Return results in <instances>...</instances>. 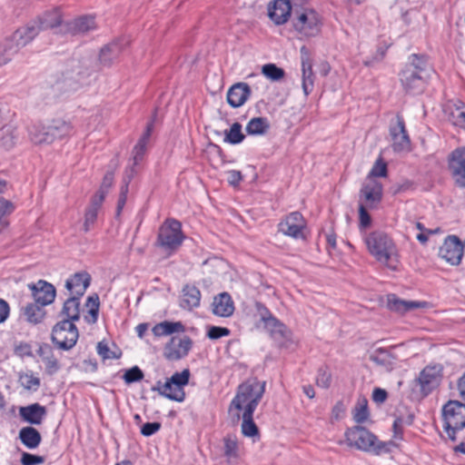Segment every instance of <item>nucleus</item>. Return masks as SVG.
I'll use <instances>...</instances> for the list:
<instances>
[{
  "label": "nucleus",
  "mask_w": 465,
  "mask_h": 465,
  "mask_svg": "<svg viewBox=\"0 0 465 465\" xmlns=\"http://www.w3.org/2000/svg\"><path fill=\"white\" fill-rule=\"evenodd\" d=\"M265 381L257 378H251L241 383L234 398L230 404V410L235 409L238 411L254 413L265 392Z\"/></svg>",
  "instance_id": "obj_1"
},
{
  "label": "nucleus",
  "mask_w": 465,
  "mask_h": 465,
  "mask_svg": "<svg viewBox=\"0 0 465 465\" xmlns=\"http://www.w3.org/2000/svg\"><path fill=\"white\" fill-rule=\"evenodd\" d=\"M365 243L375 259L391 269L397 267V249L393 241L382 232H372L365 237Z\"/></svg>",
  "instance_id": "obj_2"
},
{
  "label": "nucleus",
  "mask_w": 465,
  "mask_h": 465,
  "mask_svg": "<svg viewBox=\"0 0 465 465\" xmlns=\"http://www.w3.org/2000/svg\"><path fill=\"white\" fill-rule=\"evenodd\" d=\"M40 32L37 22L31 21L25 26L18 28L2 45L0 54L4 63L11 61L18 51L30 43Z\"/></svg>",
  "instance_id": "obj_3"
},
{
  "label": "nucleus",
  "mask_w": 465,
  "mask_h": 465,
  "mask_svg": "<svg viewBox=\"0 0 465 465\" xmlns=\"http://www.w3.org/2000/svg\"><path fill=\"white\" fill-rule=\"evenodd\" d=\"M345 437L347 444L357 450L375 454L389 451L388 444L379 441L377 437L364 427L355 426L348 429Z\"/></svg>",
  "instance_id": "obj_4"
},
{
  "label": "nucleus",
  "mask_w": 465,
  "mask_h": 465,
  "mask_svg": "<svg viewBox=\"0 0 465 465\" xmlns=\"http://www.w3.org/2000/svg\"><path fill=\"white\" fill-rule=\"evenodd\" d=\"M89 74L85 63L72 59L66 64L61 77L56 82V88L64 92L75 91L85 83Z\"/></svg>",
  "instance_id": "obj_5"
},
{
  "label": "nucleus",
  "mask_w": 465,
  "mask_h": 465,
  "mask_svg": "<svg viewBox=\"0 0 465 465\" xmlns=\"http://www.w3.org/2000/svg\"><path fill=\"white\" fill-rule=\"evenodd\" d=\"M183 239L181 223L175 219H167L159 228L155 244L171 254L182 245Z\"/></svg>",
  "instance_id": "obj_6"
},
{
  "label": "nucleus",
  "mask_w": 465,
  "mask_h": 465,
  "mask_svg": "<svg viewBox=\"0 0 465 465\" xmlns=\"http://www.w3.org/2000/svg\"><path fill=\"white\" fill-rule=\"evenodd\" d=\"M292 25L301 37H312L321 30V17L312 8L294 9Z\"/></svg>",
  "instance_id": "obj_7"
},
{
  "label": "nucleus",
  "mask_w": 465,
  "mask_h": 465,
  "mask_svg": "<svg viewBox=\"0 0 465 465\" xmlns=\"http://www.w3.org/2000/svg\"><path fill=\"white\" fill-rule=\"evenodd\" d=\"M444 429L449 438L456 440V432L465 428V404L459 401H449L442 409Z\"/></svg>",
  "instance_id": "obj_8"
},
{
  "label": "nucleus",
  "mask_w": 465,
  "mask_h": 465,
  "mask_svg": "<svg viewBox=\"0 0 465 465\" xmlns=\"http://www.w3.org/2000/svg\"><path fill=\"white\" fill-rule=\"evenodd\" d=\"M78 337L74 323L69 320H62L54 326L51 339L59 349L68 351L75 345Z\"/></svg>",
  "instance_id": "obj_9"
},
{
  "label": "nucleus",
  "mask_w": 465,
  "mask_h": 465,
  "mask_svg": "<svg viewBox=\"0 0 465 465\" xmlns=\"http://www.w3.org/2000/svg\"><path fill=\"white\" fill-rule=\"evenodd\" d=\"M390 137L391 146L395 152L408 151L411 146V139L407 133L403 118L397 114L390 124Z\"/></svg>",
  "instance_id": "obj_10"
},
{
  "label": "nucleus",
  "mask_w": 465,
  "mask_h": 465,
  "mask_svg": "<svg viewBox=\"0 0 465 465\" xmlns=\"http://www.w3.org/2000/svg\"><path fill=\"white\" fill-rule=\"evenodd\" d=\"M464 253V243L456 235H449L439 251V255L452 265L460 264Z\"/></svg>",
  "instance_id": "obj_11"
},
{
  "label": "nucleus",
  "mask_w": 465,
  "mask_h": 465,
  "mask_svg": "<svg viewBox=\"0 0 465 465\" xmlns=\"http://www.w3.org/2000/svg\"><path fill=\"white\" fill-rule=\"evenodd\" d=\"M382 184L375 179L366 178L360 191V203L369 209L375 208L382 199Z\"/></svg>",
  "instance_id": "obj_12"
},
{
  "label": "nucleus",
  "mask_w": 465,
  "mask_h": 465,
  "mask_svg": "<svg viewBox=\"0 0 465 465\" xmlns=\"http://www.w3.org/2000/svg\"><path fill=\"white\" fill-rule=\"evenodd\" d=\"M278 226L279 231L285 235L295 239L304 238L303 230L306 227V222L299 212L291 213Z\"/></svg>",
  "instance_id": "obj_13"
},
{
  "label": "nucleus",
  "mask_w": 465,
  "mask_h": 465,
  "mask_svg": "<svg viewBox=\"0 0 465 465\" xmlns=\"http://www.w3.org/2000/svg\"><path fill=\"white\" fill-rule=\"evenodd\" d=\"M449 168L455 185L465 188V147L458 148L450 153Z\"/></svg>",
  "instance_id": "obj_14"
},
{
  "label": "nucleus",
  "mask_w": 465,
  "mask_h": 465,
  "mask_svg": "<svg viewBox=\"0 0 465 465\" xmlns=\"http://www.w3.org/2000/svg\"><path fill=\"white\" fill-rule=\"evenodd\" d=\"M442 368L440 365L425 367L420 373L418 382L424 395L430 393L440 382Z\"/></svg>",
  "instance_id": "obj_15"
},
{
  "label": "nucleus",
  "mask_w": 465,
  "mask_h": 465,
  "mask_svg": "<svg viewBox=\"0 0 465 465\" xmlns=\"http://www.w3.org/2000/svg\"><path fill=\"white\" fill-rule=\"evenodd\" d=\"M400 80L403 89L410 94H420L425 87V77L413 67H404L400 74Z\"/></svg>",
  "instance_id": "obj_16"
},
{
  "label": "nucleus",
  "mask_w": 465,
  "mask_h": 465,
  "mask_svg": "<svg viewBox=\"0 0 465 465\" xmlns=\"http://www.w3.org/2000/svg\"><path fill=\"white\" fill-rule=\"evenodd\" d=\"M193 341L188 336L173 337L165 346L164 355L168 360L178 361L188 355Z\"/></svg>",
  "instance_id": "obj_17"
},
{
  "label": "nucleus",
  "mask_w": 465,
  "mask_h": 465,
  "mask_svg": "<svg viewBox=\"0 0 465 465\" xmlns=\"http://www.w3.org/2000/svg\"><path fill=\"white\" fill-rule=\"evenodd\" d=\"M301 61H302V86L304 94L309 95L314 86V74L312 72V63L310 57L309 50L306 46L301 48Z\"/></svg>",
  "instance_id": "obj_18"
},
{
  "label": "nucleus",
  "mask_w": 465,
  "mask_h": 465,
  "mask_svg": "<svg viewBox=\"0 0 465 465\" xmlns=\"http://www.w3.org/2000/svg\"><path fill=\"white\" fill-rule=\"evenodd\" d=\"M28 287L36 303L45 307L54 301L55 288L53 284L40 280L36 283L29 284Z\"/></svg>",
  "instance_id": "obj_19"
},
{
  "label": "nucleus",
  "mask_w": 465,
  "mask_h": 465,
  "mask_svg": "<svg viewBox=\"0 0 465 465\" xmlns=\"http://www.w3.org/2000/svg\"><path fill=\"white\" fill-rule=\"evenodd\" d=\"M90 282L91 276L88 272H79L66 281L65 288L69 292L70 296L81 298L90 285Z\"/></svg>",
  "instance_id": "obj_20"
},
{
  "label": "nucleus",
  "mask_w": 465,
  "mask_h": 465,
  "mask_svg": "<svg viewBox=\"0 0 465 465\" xmlns=\"http://www.w3.org/2000/svg\"><path fill=\"white\" fill-rule=\"evenodd\" d=\"M19 415L24 421L29 424L40 425L47 415V410L45 406L35 402L20 407Z\"/></svg>",
  "instance_id": "obj_21"
},
{
  "label": "nucleus",
  "mask_w": 465,
  "mask_h": 465,
  "mask_svg": "<svg viewBox=\"0 0 465 465\" xmlns=\"http://www.w3.org/2000/svg\"><path fill=\"white\" fill-rule=\"evenodd\" d=\"M292 8L289 0H275L269 5L268 15L276 25H282L290 17Z\"/></svg>",
  "instance_id": "obj_22"
},
{
  "label": "nucleus",
  "mask_w": 465,
  "mask_h": 465,
  "mask_svg": "<svg viewBox=\"0 0 465 465\" xmlns=\"http://www.w3.org/2000/svg\"><path fill=\"white\" fill-rule=\"evenodd\" d=\"M251 89L246 83H236L232 84L227 92V102L233 107L242 106L250 97Z\"/></svg>",
  "instance_id": "obj_23"
},
{
  "label": "nucleus",
  "mask_w": 465,
  "mask_h": 465,
  "mask_svg": "<svg viewBox=\"0 0 465 465\" xmlns=\"http://www.w3.org/2000/svg\"><path fill=\"white\" fill-rule=\"evenodd\" d=\"M264 330L270 334L273 341L281 347H286L288 342L291 341V331L277 318H275V323H270L263 327Z\"/></svg>",
  "instance_id": "obj_24"
},
{
  "label": "nucleus",
  "mask_w": 465,
  "mask_h": 465,
  "mask_svg": "<svg viewBox=\"0 0 465 465\" xmlns=\"http://www.w3.org/2000/svg\"><path fill=\"white\" fill-rule=\"evenodd\" d=\"M370 360L376 365L381 367L386 371H391L396 365L397 357L390 350L378 348L374 350L371 355Z\"/></svg>",
  "instance_id": "obj_25"
},
{
  "label": "nucleus",
  "mask_w": 465,
  "mask_h": 465,
  "mask_svg": "<svg viewBox=\"0 0 465 465\" xmlns=\"http://www.w3.org/2000/svg\"><path fill=\"white\" fill-rule=\"evenodd\" d=\"M426 302L404 301L399 299L395 294H390L387 297V306L391 311L405 313L419 308L426 307Z\"/></svg>",
  "instance_id": "obj_26"
},
{
  "label": "nucleus",
  "mask_w": 465,
  "mask_h": 465,
  "mask_svg": "<svg viewBox=\"0 0 465 465\" xmlns=\"http://www.w3.org/2000/svg\"><path fill=\"white\" fill-rule=\"evenodd\" d=\"M213 312L220 317H229L233 313V302L227 292H222L213 298Z\"/></svg>",
  "instance_id": "obj_27"
},
{
  "label": "nucleus",
  "mask_w": 465,
  "mask_h": 465,
  "mask_svg": "<svg viewBox=\"0 0 465 465\" xmlns=\"http://www.w3.org/2000/svg\"><path fill=\"white\" fill-rule=\"evenodd\" d=\"M201 302V292L193 285H185L182 291L180 306L184 310L197 308Z\"/></svg>",
  "instance_id": "obj_28"
},
{
  "label": "nucleus",
  "mask_w": 465,
  "mask_h": 465,
  "mask_svg": "<svg viewBox=\"0 0 465 465\" xmlns=\"http://www.w3.org/2000/svg\"><path fill=\"white\" fill-rule=\"evenodd\" d=\"M152 390L158 391L159 394L169 400L178 402H182L185 399V392L183 389L175 387L168 380L164 383L158 381Z\"/></svg>",
  "instance_id": "obj_29"
},
{
  "label": "nucleus",
  "mask_w": 465,
  "mask_h": 465,
  "mask_svg": "<svg viewBox=\"0 0 465 465\" xmlns=\"http://www.w3.org/2000/svg\"><path fill=\"white\" fill-rule=\"evenodd\" d=\"M66 31L73 34H84L95 28L93 16H81L65 24Z\"/></svg>",
  "instance_id": "obj_30"
},
{
  "label": "nucleus",
  "mask_w": 465,
  "mask_h": 465,
  "mask_svg": "<svg viewBox=\"0 0 465 465\" xmlns=\"http://www.w3.org/2000/svg\"><path fill=\"white\" fill-rule=\"evenodd\" d=\"M52 133H50L48 124H34L29 130L30 140L38 145L50 144L53 143Z\"/></svg>",
  "instance_id": "obj_31"
},
{
  "label": "nucleus",
  "mask_w": 465,
  "mask_h": 465,
  "mask_svg": "<svg viewBox=\"0 0 465 465\" xmlns=\"http://www.w3.org/2000/svg\"><path fill=\"white\" fill-rule=\"evenodd\" d=\"M18 439L29 450L36 449L42 441L40 432L32 426L22 428L19 430Z\"/></svg>",
  "instance_id": "obj_32"
},
{
  "label": "nucleus",
  "mask_w": 465,
  "mask_h": 465,
  "mask_svg": "<svg viewBox=\"0 0 465 465\" xmlns=\"http://www.w3.org/2000/svg\"><path fill=\"white\" fill-rule=\"evenodd\" d=\"M60 315L63 320H69L71 322L80 319V298L77 296H70L64 302Z\"/></svg>",
  "instance_id": "obj_33"
},
{
  "label": "nucleus",
  "mask_w": 465,
  "mask_h": 465,
  "mask_svg": "<svg viewBox=\"0 0 465 465\" xmlns=\"http://www.w3.org/2000/svg\"><path fill=\"white\" fill-rule=\"evenodd\" d=\"M21 311L24 319L31 324L41 322L45 316L44 306L35 302L27 303L25 306L22 307Z\"/></svg>",
  "instance_id": "obj_34"
},
{
  "label": "nucleus",
  "mask_w": 465,
  "mask_h": 465,
  "mask_svg": "<svg viewBox=\"0 0 465 465\" xmlns=\"http://www.w3.org/2000/svg\"><path fill=\"white\" fill-rule=\"evenodd\" d=\"M37 354L45 364L47 373L54 374L59 370L57 359L54 357L53 349L49 344H41L37 350Z\"/></svg>",
  "instance_id": "obj_35"
},
{
  "label": "nucleus",
  "mask_w": 465,
  "mask_h": 465,
  "mask_svg": "<svg viewBox=\"0 0 465 465\" xmlns=\"http://www.w3.org/2000/svg\"><path fill=\"white\" fill-rule=\"evenodd\" d=\"M34 22H37L40 31L46 30L60 25L62 24V15L60 10L55 8L52 11L45 12L43 15L39 16L37 20H34Z\"/></svg>",
  "instance_id": "obj_36"
},
{
  "label": "nucleus",
  "mask_w": 465,
  "mask_h": 465,
  "mask_svg": "<svg viewBox=\"0 0 465 465\" xmlns=\"http://www.w3.org/2000/svg\"><path fill=\"white\" fill-rule=\"evenodd\" d=\"M223 455L227 462L231 463L240 457L238 439L235 435L228 434L223 438Z\"/></svg>",
  "instance_id": "obj_37"
},
{
  "label": "nucleus",
  "mask_w": 465,
  "mask_h": 465,
  "mask_svg": "<svg viewBox=\"0 0 465 465\" xmlns=\"http://www.w3.org/2000/svg\"><path fill=\"white\" fill-rule=\"evenodd\" d=\"M184 331V325L181 322L168 321L155 324L152 330L153 333L157 337L171 335L175 332H183Z\"/></svg>",
  "instance_id": "obj_38"
},
{
  "label": "nucleus",
  "mask_w": 465,
  "mask_h": 465,
  "mask_svg": "<svg viewBox=\"0 0 465 465\" xmlns=\"http://www.w3.org/2000/svg\"><path fill=\"white\" fill-rule=\"evenodd\" d=\"M123 44L120 42H113L101 49L99 61L104 65H110L122 52Z\"/></svg>",
  "instance_id": "obj_39"
},
{
  "label": "nucleus",
  "mask_w": 465,
  "mask_h": 465,
  "mask_svg": "<svg viewBox=\"0 0 465 465\" xmlns=\"http://www.w3.org/2000/svg\"><path fill=\"white\" fill-rule=\"evenodd\" d=\"M134 166L135 165L133 164V166L126 168V170L124 172V175L123 178V185L121 186L120 195H119V199L117 202V208H116L117 215H119L121 213L124 206L125 205L129 183L136 173Z\"/></svg>",
  "instance_id": "obj_40"
},
{
  "label": "nucleus",
  "mask_w": 465,
  "mask_h": 465,
  "mask_svg": "<svg viewBox=\"0 0 465 465\" xmlns=\"http://www.w3.org/2000/svg\"><path fill=\"white\" fill-rule=\"evenodd\" d=\"M50 133H52V139L54 142L57 139H63L69 135L72 132V126L70 123L62 120L55 119L48 124Z\"/></svg>",
  "instance_id": "obj_41"
},
{
  "label": "nucleus",
  "mask_w": 465,
  "mask_h": 465,
  "mask_svg": "<svg viewBox=\"0 0 465 465\" xmlns=\"http://www.w3.org/2000/svg\"><path fill=\"white\" fill-rule=\"evenodd\" d=\"M270 129V123L265 117L252 118L246 127V133L250 135H262Z\"/></svg>",
  "instance_id": "obj_42"
},
{
  "label": "nucleus",
  "mask_w": 465,
  "mask_h": 465,
  "mask_svg": "<svg viewBox=\"0 0 465 465\" xmlns=\"http://www.w3.org/2000/svg\"><path fill=\"white\" fill-rule=\"evenodd\" d=\"M242 433L245 437H258L259 438V429L255 422L253 421V413L250 412H242Z\"/></svg>",
  "instance_id": "obj_43"
},
{
  "label": "nucleus",
  "mask_w": 465,
  "mask_h": 465,
  "mask_svg": "<svg viewBox=\"0 0 465 465\" xmlns=\"http://www.w3.org/2000/svg\"><path fill=\"white\" fill-rule=\"evenodd\" d=\"M244 138L245 135L242 131V124L239 123H233L229 130L224 131V143L238 144L242 143Z\"/></svg>",
  "instance_id": "obj_44"
},
{
  "label": "nucleus",
  "mask_w": 465,
  "mask_h": 465,
  "mask_svg": "<svg viewBox=\"0 0 465 465\" xmlns=\"http://www.w3.org/2000/svg\"><path fill=\"white\" fill-rule=\"evenodd\" d=\"M255 316L258 318L256 322L257 327H264L270 323H275V317L271 312L261 302H255Z\"/></svg>",
  "instance_id": "obj_45"
},
{
  "label": "nucleus",
  "mask_w": 465,
  "mask_h": 465,
  "mask_svg": "<svg viewBox=\"0 0 465 465\" xmlns=\"http://www.w3.org/2000/svg\"><path fill=\"white\" fill-rule=\"evenodd\" d=\"M369 417L368 401L366 398H360L353 411V419L357 423H362Z\"/></svg>",
  "instance_id": "obj_46"
},
{
  "label": "nucleus",
  "mask_w": 465,
  "mask_h": 465,
  "mask_svg": "<svg viewBox=\"0 0 465 465\" xmlns=\"http://www.w3.org/2000/svg\"><path fill=\"white\" fill-rule=\"evenodd\" d=\"M428 59L425 55L413 54L410 56L409 63L405 67H413L414 72L423 74L428 69Z\"/></svg>",
  "instance_id": "obj_47"
},
{
  "label": "nucleus",
  "mask_w": 465,
  "mask_h": 465,
  "mask_svg": "<svg viewBox=\"0 0 465 465\" xmlns=\"http://www.w3.org/2000/svg\"><path fill=\"white\" fill-rule=\"evenodd\" d=\"M99 297L97 295L89 296L86 300V306L90 307L88 315L85 316V320L89 323H95L98 319L99 312Z\"/></svg>",
  "instance_id": "obj_48"
},
{
  "label": "nucleus",
  "mask_w": 465,
  "mask_h": 465,
  "mask_svg": "<svg viewBox=\"0 0 465 465\" xmlns=\"http://www.w3.org/2000/svg\"><path fill=\"white\" fill-rule=\"evenodd\" d=\"M262 74L272 81H280L284 77L283 69L274 64H266L262 67Z\"/></svg>",
  "instance_id": "obj_49"
},
{
  "label": "nucleus",
  "mask_w": 465,
  "mask_h": 465,
  "mask_svg": "<svg viewBox=\"0 0 465 465\" xmlns=\"http://www.w3.org/2000/svg\"><path fill=\"white\" fill-rule=\"evenodd\" d=\"M15 130L11 126H5L0 131V146L10 149L15 141Z\"/></svg>",
  "instance_id": "obj_50"
},
{
  "label": "nucleus",
  "mask_w": 465,
  "mask_h": 465,
  "mask_svg": "<svg viewBox=\"0 0 465 465\" xmlns=\"http://www.w3.org/2000/svg\"><path fill=\"white\" fill-rule=\"evenodd\" d=\"M19 382L28 391H37L40 386V379L34 376L32 372L21 374L19 376Z\"/></svg>",
  "instance_id": "obj_51"
},
{
  "label": "nucleus",
  "mask_w": 465,
  "mask_h": 465,
  "mask_svg": "<svg viewBox=\"0 0 465 465\" xmlns=\"http://www.w3.org/2000/svg\"><path fill=\"white\" fill-rule=\"evenodd\" d=\"M190 379V371L188 369H184L181 372H175L172 375L171 378L167 379L173 385L177 388H183L186 384H188Z\"/></svg>",
  "instance_id": "obj_52"
},
{
  "label": "nucleus",
  "mask_w": 465,
  "mask_h": 465,
  "mask_svg": "<svg viewBox=\"0 0 465 465\" xmlns=\"http://www.w3.org/2000/svg\"><path fill=\"white\" fill-rule=\"evenodd\" d=\"M123 379L127 384L137 382L143 379V372L138 366H134L124 372Z\"/></svg>",
  "instance_id": "obj_53"
},
{
  "label": "nucleus",
  "mask_w": 465,
  "mask_h": 465,
  "mask_svg": "<svg viewBox=\"0 0 465 465\" xmlns=\"http://www.w3.org/2000/svg\"><path fill=\"white\" fill-rule=\"evenodd\" d=\"M98 216V210H94L87 207L84 213V222L83 225V230L87 232L92 228H94V223H96Z\"/></svg>",
  "instance_id": "obj_54"
},
{
  "label": "nucleus",
  "mask_w": 465,
  "mask_h": 465,
  "mask_svg": "<svg viewBox=\"0 0 465 465\" xmlns=\"http://www.w3.org/2000/svg\"><path fill=\"white\" fill-rule=\"evenodd\" d=\"M387 175V164L381 158L378 159L371 168L367 178L385 177Z\"/></svg>",
  "instance_id": "obj_55"
},
{
  "label": "nucleus",
  "mask_w": 465,
  "mask_h": 465,
  "mask_svg": "<svg viewBox=\"0 0 465 465\" xmlns=\"http://www.w3.org/2000/svg\"><path fill=\"white\" fill-rule=\"evenodd\" d=\"M14 210L13 203L4 198H0V231L7 225V222L3 217L11 213Z\"/></svg>",
  "instance_id": "obj_56"
},
{
  "label": "nucleus",
  "mask_w": 465,
  "mask_h": 465,
  "mask_svg": "<svg viewBox=\"0 0 465 465\" xmlns=\"http://www.w3.org/2000/svg\"><path fill=\"white\" fill-rule=\"evenodd\" d=\"M45 459L43 456L35 455L28 452H23L21 456L22 465H38L43 464Z\"/></svg>",
  "instance_id": "obj_57"
},
{
  "label": "nucleus",
  "mask_w": 465,
  "mask_h": 465,
  "mask_svg": "<svg viewBox=\"0 0 465 465\" xmlns=\"http://www.w3.org/2000/svg\"><path fill=\"white\" fill-rule=\"evenodd\" d=\"M230 330L225 327L211 326L207 331V337L211 340H218L223 336H228Z\"/></svg>",
  "instance_id": "obj_58"
},
{
  "label": "nucleus",
  "mask_w": 465,
  "mask_h": 465,
  "mask_svg": "<svg viewBox=\"0 0 465 465\" xmlns=\"http://www.w3.org/2000/svg\"><path fill=\"white\" fill-rule=\"evenodd\" d=\"M331 375L326 368H321L318 371L316 382L322 388H328L331 384Z\"/></svg>",
  "instance_id": "obj_59"
},
{
  "label": "nucleus",
  "mask_w": 465,
  "mask_h": 465,
  "mask_svg": "<svg viewBox=\"0 0 465 465\" xmlns=\"http://www.w3.org/2000/svg\"><path fill=\"white\" fill-rule=\"evenodd\" d=\"M97 353L103 358V359H117L120 357V354H116L114 351H112L108 345L104 342L100 341L97 344Z\"/></svg>",
  "instance_id": "obj_60"
},
{
  "label": "nucleus",
  "mask_w": 465,
  "mask_h": 465,
  "mask_svg": "<svg viewBox=\"0 0 465 465\" xmlns=\"http://www.w3.org/2000/svg\"><path fill=\"white\" fill-rule=\"evenodd\" d=\"M368 207L362 203L359 204V216H360V226L361 228H367L371 223V219L367 211Z\"/></svg>",
  "instance_id": "obj_61"
},
{
  "label": "nucleus",
  "mask_w": 465,
  "mask_h": 465,
  "mask_svg": "<svg viewBox=\"0 0 465 465\" xmlns=\"http://www.w3.org/2000/svg\"><path fill=\"white\" fill-rule=\"evenodd\" d=\"M161 429L159 422H146L141 428V433L143 436L149 437L156 433Z\"/></svg>",
  "instance_id": "obj_62"
},
{
  "label": "nucleus",
  "mask_w": 465,
  "mask_h": 465,
  "mask_svg": "<svg viewBox=\"0 0 465 465\" xmlns=\"http://www.w3.org/2000/svg\"><path fill=\"white\" fill-rule=\"evenodd\" d=\"M153 130V124L150 123L147 124L145 132L142 135V137L139 139L138 143H136V146L140 147L141 149H143L146 151V147L152 134Z\"/></svg>",
  "instance_id": "obj_63"
},
{
  "label": "nucleus",
  "mask_w": 465,
  "mask_h": 465,
  "mask_svg": "<svg viewBox=\"0 0 465 465\" xmlns=\"http://www.w3.org/2000/svg\"><path fill=\"white\" fill-rule=\"evenodd\" d=\"M452 115L455 118V124L465 126V107L456 108V110L452 113Z\"/></svg>",
  "instance_id": "obj_64"
}]
</instances>
